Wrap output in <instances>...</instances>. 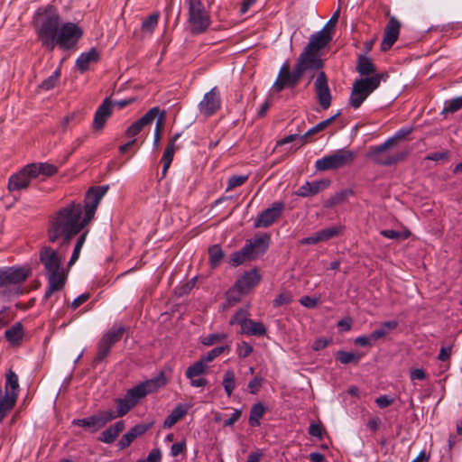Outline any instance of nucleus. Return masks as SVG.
<instances>
[{"label": "nucleus", "mask_w": 462, "mask_h": 462, "mask_svg": "<svg viewBox=\"0 0 462 462\" xmlns=\"http://www.w3.org/2000/svg\"><path fill=\"white\" fill-rule=\"evenodd\" d=\"M38 40L46 50L52 51L58 45L62 50L73 48L83 35V31L74 23L60 24L58 14L44 12L35 21Z\"/></svg>", "instance_id": "obj_1"}, {"label": "nucleus", "mask_w": 462, "mask_h": 462, "mask_svg": "<svg viewBox=\"0 0 462 462\" xmlns=\"http://www.w3.org/2000/svg\"><path fill=\"white\" fill-rule=\"evenodd\" d=\"M88 224L85 222L83 207L71 202L52 214L47 228L48 240L55 243L60 240L61 248L68 247L72 238Z\"/></svg>", "instance_id": "obj_2"}, {"label": "nucleus", "mask_w": 462, "mask_h": 462, "mask_svg": "<svg viewBox=\"0 0 462 462\" xmlns=\"http://www.w3.org/2000/svg\"><path fill=\"white\" fill-rule=\"evenodd\" d=\"M356 71L361 76H365V78L354 81L349 105L355 109L358 108L369 95L380 86L382 80L388 78V74L385 72L376 73L375 65L371 59L365 55L358 57Z\"/></svg>", "instance_id": "obj_3"}, {"label": "nucleus", "mask_w": 462, "mask_h": 462, "mask_svg": "<svg viewBox=\"0 0 462 462\" xmlns=\"http://www.w3.org/2000/svg\"><path fill=\"white\" fill-rule=\"evenodd\" d=\"M67 248H61V243H60L58 249L43 245L39 251L40 263L43 265L48 279L45 300H48L55 291H61L65 286L67 273L62 268V262Z\"/></svg>", "instance_id": "obj_4"}, {"label": "nucleus", "mask_w": 462, "mask_h": 462, "mask_svg": "<svg viewBox=\"0 0 462 462\" xmlns=\"http://www.w3.org/2000/svg\"><path fill=\"white\" fill-rule=\"evenodd\" d=\"M331 42L328 30H321L311 35L310 42L300 54L295 67L303 75L307 70H319L324 66L321 51Z\"/></svg>", "instance_id": "obj_5"}, {"label": "nucleus", "mask_w": 462, "mask_h": 462, "mask_svg": "<svg viewBox=\"0 0 462 462\" xmlns=\"http://www.w3.org/2000/svg\"><path fill=\"white\" fill-rule=\"evenodd\" d=\"M261 275L257 269L245 272L228 290L226 293L227 301L230 304L239 302L244 296L248 294L259 282Z\"/></svg>", "instance_id": "obj_6"}, {"label": "nucleus", "mask_w": 462, "mask_h": 462, "mask_svg": "<svg viewBox=\"0 0 462 462\" xmlns=\"http://www.w3.org/2000/svg\"><path fill=\"white\" fill-rule=\"evenodd\" d=\"M188 4V23L190 32L199 34L207 31L211 23L210 14L201 0H186Z\"/></svg>", "instance_id": "obj_7"}, {"label": "nucleus", "mask_w": 462, "mask_h": 462, "mask_svg": "<svg viewBox=\"0 0 462 462\" xmlns=\"http://www.w3.org/2000/svg\"><path fill=\"white\" fill-rule=\"evenodd\" d=\"M269 241L270 236L267 235L248 241L241 250L231 255L230 264L238 266L245 261L254 259L257 255L263 254L268 248Z\"/></svg>", "instance_id": "obj_8"}, {"label": "nucleus", "mask_w": 462, "mask_h": 462, "mask_svg": "<svg viewBox=\"0 0 462 462\" xmlns=\"http://www.w3.org/2000/svg\"><path fill=\"white\" fill-rule=\"evenodd\" d=\"M355 157L356 154L353 151L340 149L318 160L315 162V167L316 170L319 171L336 170L351 164Z\"/></svg>", "instance_id": "obj_9"}, {"label": "nucleus", "mask_w": 462, "mask_h": 462, "mask_svg": "<svg viewBox=\"0 0 462 462\" xmlns=\"http://www.w3.org/2000/svg\"><path fill=\"white\" fill-rule=\"evenodd\" d=\"M166 383L167 380L164 374L161 373L157 377L147 380L129 389L125 396L135 406L141 399L144 398L149 393H155L161 387L164 386Z\"/></svg>", "instance_id": "obj_10"}, {"label": "nucleus", "mask_w": 462, "mask_h": 462, "mask_svg": "<svg viewBox=\"0 0 462 462\" xmlns=\"http://www.w3.org/2000/svg\"><path fill=\"white\" fill-rule=\"evenodd\" d=\"M391 147L393 146L385 141L383 144L371 147L367 157L376 164L391 166L403 161L408 155L407 152L392 153L389 152Z\"/></svg>", "instance_id": "obj_11"}, {"label": "nucleus", "mask_w": 462, "mask_h": 462, "mask_svg": "<svg viewBox=\"0 0 462 462\" xmlns=\"http://www.w3.org/2000/svg\"><path fill=\"white\" fill-rule=\"evenodd\" d=\"M32 273L29 265L0 269V287L20 284L31 277Z\"/></svg>", "instance_id": "obj_12"}, {"label": "nucleus", "mask_w": 462, "mask_h": 462, "mask_svg": "<svg viewBox=\"0 0 462 462\" xmlns=\"http://www.w3.org/2000/svg\"><path fill=\"white\" fill-rule=\"evenodd\" d=\"M302 76L301 72L295 66L291 72L289 62H285L280 69L273 88L276 92H281L287 88H295Z\"/></svg>", "instance_id": "obj_13"}, {"label": "nucleus", "mask_w": 462, "mask_h": 462, "mask_svg": "<svg viewBox=\"0 0 462 462\" xmlns=\"http://www.w3.org/2000/svg\"><path fill=\"white\" fill-rule=\"evenodd\" d=\"M108 189L107 186H99L96 188H91L88 190L85 197V206H84V217L85 222H90L95 216L97 208L106 193Z\"/></svg>", "instance_id": "obj_14"}, {"label": "nucleus", "mask_w": 462, "mask_h": 462, "mask_svg": "<svg viewBox=\"0 0 462 462\" xmlns=\"http://www.w3.org/2000/svg\"><path fill=\"white\" fill-rule=\"evenodd\" d=\"M316 98L323 110H327L332 102V96L328 87V79L324 71H319L314 82Z\"/></svg>", "instance_id": "obj_15"}, {"label": "nucleus", "mask_w": 462, "mask_h": 462, "mask_svg": "<svg viewBox=\"0 0 462 462\" xmlns=\"http://www.w3.org/2000/svg\"><path fill=\"white\" fill-rule=\"evenodd\" d=\"M115 419V412L112 411H103L96 415L73 420V424L82 428H90L93 431L103 428L106 423Z\"/></svg>", "instance_id": "obj_16"}, {"label": "nucleus", "mask_w": 462, "mask_h": 462, "mask_svg": "<svg viewBox=\"0 0 462 462\" xmlns=\"http://www.w3.org/2000/svg\"><path fill=\"white\" fill-rule=\"evenodd\" d=\"M285 205L283 202H274L271 208H268L259 214L254 220V226L256 228L269 227L281 217Z\"/></svg>", "instance_id": "obj_17"}, {"label": "nucleus", "mask_w": 462, "mask_h": 462, "mask_svg": "<svg viewBox=\"0 0 462 462\" xmlns=\"http://www.w3.org/2000/svg\"><path fill=\"white\" fill-rule=\"evenodd\" d=\"M221 106L220 94L217 87L204 95L203 99L199 104V111L206 116L214 115L219 110Z\"/></svg>", "instance_id": "obj_18"}, {"label": "nucleus", "mask_w": 462, "mask_h": 462, "mask_svg": "<svg viewBox=\"0 0 462 462\" xmlns=\"http://www.w3.org/2000/svg\"><path fill=\"white\" fill-rule=\"evenodd\" d=\"M159 114L160 108L158 106L148 110V112L143 116L127 127L125 133V137L134 138V136L140 134L145 126L150 125L152 121L159 116Z\"/></svg>", "instance_id": "obj_19"}, {"label": "nucleus", "mask_w": 462, "mask_h": 462, "mask_svg": "<svg viewBox=\"0 0 462 462\" xmlns=\"http://www.w3.org/2000/svg\"><path fill=\"white\" fill-rule=\"evenodd\" d=\"M33 179L31 168L29 165H25L20 171L9 178L8 189L14 191L27 189Z\"/></svg>", "instance_id": "obj_20"}, {"label": "nucleus", "mask_w": 462, "mask_h": 462, "mask_svg": "<svg viewBox=\"0 0 462 462\" xmlns=\"http://www.w3.org/2000/svg\"><path fill=\"white\" fill-rule=\"evenodd\" d=\"M401 23L394 17L390 18L385 26L383 39L381 43V50L386 51L392 48L397 41L400 32Z\"/></svg>", "instance_id": "obj_21"}, {"label": "nucleus", "mask_w": 462, "mask_h": 462, "mask_svg": "<svg viewBox=\"0 0 462 462\" xmlns=\"http://www.w3.org/2000/svg\"><path fill=\"white\" fill-rule=\"evenodd\" d=\"M329 185V180H319L311 182L307 181L297 189L295 194L302 198L314 196L326 189Z\"/></svg>", "instance_id": "obj_22"}, {"label": "nucleus", "mask_w": 462, "mask_h": 462, "mask_svg": "<svg viewBox=\"0 0 462 462\" xmlns=\"http://www.w3.org/2000/svg\"><path fill=\"white\" fill-rule=\"evenodd\" d=\"M112 107L113 105L108 98H106L104 102L98 106L93 120L94 130L100 131L104 128L106 120L112 115Z\"/></svg>", "instance_id": "obj_23"}, {"label": "nucleus", "mask_w": 462, "mask_h": 462, "mask_svg": "<svg viewBox=\"0 0 462 462\" xmlns=\"http://www.w3.org/2000/svg\"><path fill=\"white\" fill-rule=\"evenodd\" d=\"M150 429V425L137 424L125 433L118 442L120 449L128 448L132 442L138 437L143 435Z\"/></svg>", "instance_id": "obj_24"}, {"label": "nucleus", "mask_w": 462, "mask_h": 462, "mask_svg": "<svg viewBox=\"0 0 462 462\" xmlns=\"http://www.w3.org/2000/svg\"><path fill=\"white\" fill-rule=\"evenodd\" d=\"M99 59L100 52L96 48H91L88 51L80 54L76 60V67L80 72H85L90 64L97 63Z\"/></svg>", "instance_id": "obj_25"}, {"label": "nucleus", "mask_w": 462, "mask_h": 462, "mask_svg": "<svg viewBox=\"0 0 462 462\" xmlns=\"http://www.w3.org/2000/svg\"><path fill=\"white\" fill-rule=\"evenodd\" d=\"M31 168L32 177L37 178L40 175L44 177H51L58 172V167L48 162H37L28 164Z\"/></svg>", "instance_id": "obj_26"}, {"label": "nucleus", "mask_w": 462, "mask_h": 462, "mask_svg": "<svg viewBox=\"0 0 462 462\" xmlns=\"http://www.w3.org/2000/svg\"><path fill=\"white\" fill-rule=\"evenodd\" d=\"M124 430L125 422L123 420H119L116 422L113 426H110L109 428L105 430L100 434L98 439L106 444H111L116 439V438Z\"/></svg>", "instance_id": "obj_27"}, {"label": "nucleus", "mask_w": 462, "mask_h": 462, "mask_svg": "<svg viewBox=\"0 0 462 462\" xmlns=\"http://www.w3.org/2000/svg\"><path fill=\"white\" fill-rule=\"evenodd\" d=\"M5 393L10 397L13 396L14 402H16L19 393V381L18 375L12 369H9L5 374Z\"/></svg>", "instance_id": "obj_28"}, {"label": "nucleus", "mask_w": 462, "mask_h": 462, "mask_svg": "<svg viewBox=\"0 0 462 462\" xmlns=\"http://www.w3.org/2000/svg\"><path fill=\"white\" fill-rule=\"evenodd\" d=\"M23 328L20 322L15 323L5 332L6 340L13 346H19L23 340Z\"/></svg>", "instance_id": "obj_29"}, {"label": "nucleus", "mask_w": 462, "mask_h": 462, "mask_svg": "<svg viewBox=\"0 0 462 462\" xmlns=\"http://www.w3.org/2000/svg\"><path fill=\"white\" fill-rule=\"evenodd\" d=\"M339 115H340V113L338 112L335 116L319 123L314 127L310 128L305 134L300 136V142H301L300 145H303L307 143L308 137L314 135V134L323 131L324 129H326L328 125H330L333 122H335V120L339 116Z\"/></svg>", "instance_id": "obj_30"}, {"label": "nucleus", "mask_w": 462, "mask_h": 462, "mask_svg": "<svg viewBox=\"0 0 462 462\" xmlns=\"http://www.w3.org/2000/svg\"><path fill=\"white\" fill-rule=\"evenodd\" d=\"M125 332V328L122 326L118 328H113L109 329L106 334L103 335L101 340L106 344L113 347L115 344L119 342Z\"/></svg>", "instance_id": "obj_31"}, {"label": "nucleus", "mask_w": 462, "mask_h": 462, "mask_svg": "<svg viewBox=\"0 0 462 462\" xmlns=\"http://www.w3.org/2000/svg\"><path fill=\"white\" fill-rule=\"evenodd\" d=\"M241 333L252 336H264L266 334V328L262 322H257L250 319L249 322L245 323V326L241 328Z\"/></svg>", "instance_id": "obj_32"}, {"label": "nucleus", "mask_w": 462, "mask_h": 462, "mask_svg": "<svg viewBox=\"0 0 462 462\" xmlns=\"http://www.w3.org/2000/svg\"><path fill=\"white\" fill-rule=\"evenodd\" d=\"M187 413V409L182 405H178L163 422L164 428H171L175 423L180 420Z\"/></svg>", "instance_id": "obj_33"}, {"label": "nucleus", "mask_w": 462, "mask_h": 462, "mask_svg": "<svg viewBox=\"0 0 462 462\" xmlns=\"http://www.w3.org/2000/svg\"><path fill=\"white\" fill-rule=\"evenodd\" d=\"M225 254L219 245H214L208 248V260L212 268H216L220 264Z\"/></svg>", "instance_id": "obj_34"}, {"label": "nucleus", "mask_w": 462, "mask_h": 462, "mask_svg": "<svg viewBox=\"0 0 462 462\" xmlns=\"http://www.w3.org/2000/svg\"><path fill=\"white\" fill-rule=\"evenodd\" d=\"M344 231V227L342 226H329L324 229L318 231L319 241L325 242L328 241L334 237L340 236Z\"/></svg>", "instance_id": "obj_35"}, {"label": "nucleus", "mask_w": 462, "mask_h": 462, "mask_svg": "<svg viewBox=\"0 0 462 462\" xmlns=\"http://www.w3.org/2000/svg\"><path fill=\"white\" fill-rule=\"evenodd\" d=\"M352 194L353 191L351 189L341 190L336 193L335 195L331 196L329 199H328L325 201L324 206L326 208H332L336 205L341 204L345 202L347 199V198Z\"/></svg>", "instance_id": "obj_36"}, {"label": "nucleus", "mask_w": 462, "mask_h": 462, "mask_svg": "<svg viewBox=\"0 0 462 462\" xmlns=\"http://www.w3.org/2000/svg\"><path fill=\"white\" fill-rule=\"evenodd\" d=\"M175 151H176V147H175V145H173V143L167 144L166 149H165L164 153L162 158V162L163 163L162 178H164L167 174V171L172 162Z\"/></svg>", "instance_id": "obj_37"}, {"label": "nucleus", "mask_w": 462, "mask_h": 462, "mask_svg": "<svg viewBox=\"0 0 462 462\" xmlns=\"http://www.w3.org/2000/svg\"><path fill=\"white\" fill-rule=\"evenodd\" d=\"M156 118H157V121H156L155 129H154L153 145L155 147H158L159 143L162 138V135L164 125H165L166 112L164 110L160 109V114Z\"/></svg>", "instance_id": "obj_38"}, {"label": "nucleus", "mask_w": 462, "mask_h": 462, "mask_svg": "<svg viewBox=\"0 0 462 462\" xmlns=\"http://www.w3.org/2000/svg\"><path fill=\"white\" fill-rule=\"evenodd\" d=\"M265 411V408L262 403H256L253 405L250 417H249V424L252 427H257L260 425V420L263 418Z\"/></svg>", "instance_id": "obj_39"}, {"label": "nucleus", "mask_w": 462, "mask_h": 462, "mask_svg": "<svg viewBox=\"0 0 462 462\" xmlns=\"http://www.w3.org/2000/svg\"><path fill=\"white\" fill-rule=\"evenodd\" d=\"M223 387L225 389V392L228 397H230L236 386V374L233 370L229 369L226 371L223 382H222Z\"/></svg>", "instance_id": "obj_40"}, {"label": "nucleus", "mask_w": 462, "mask_h": 462, "mask_svg": "<svg viewBox=\"0 0 462 462\" xmlns=\"http://www.w3.org/2000/svg\"><path fill=\"white\" fill-rule=\"evenodd\" d=\"M207 366L206 363L199 359L195 362L192 365L189 366L186 371V376L189 379H193V377H199L206 372Z\"/></svg>", "instance_id": "obj_41"}, {"label": "nucleus", "mask_w": 462, "mask_h": 462, "mask_svg": "<svg viewBox=\"0 0 462 462\" xmlns=\"http://www.w3.org/2000/svg\"><path fill=\"white\" fill-rule=\"evenodd\" d=\"M115 402L117 405V411L115 412V419L125 416L134 407L132 402H130L125 396L124 398L116 399Z\"/></svg>", "instance_id": "obj_42"}, {"label": "nucleus", "mask_w": 462, "mask_h": 462, "mask_svg": "<svg viewBox=\"0 0 462 462\" xmlns=\"http://www.w3.org/2000/svg\"><path fill=\"white\" fill-rule=\"evenodd\" d=\"M362 357L361 354L358 353H351L346 351H338L337 353V360L344 365H347L350 363L357 364Z\"/></svg>", "instance_id": "obj_43"}, {"label": "nucleus", "mask_w": 462, "mask_h": 462, "mask_svg": "<svg viewBox=\"0 0 462 462\" xmlns=\"http://www.w3.org/2000/svg\"><path fill=\"white\" fill-rule=\"evenodd\" d=\"M60 78V69H57L52 75H51L48 79H44L39 86V88L42 90H51L52 89L57 83L59 82Z\"/></svg>", "instance_id": "obj_44"}, {"label": "nucleus", "mask_w": 462, "mask_h": 462, "mask_svg": "<svg viewBox=\"0 0 462 462\" xmlns=\"http://www.w3.org/2000/svg\"><path fill=\"white\" fill-rule=\"evenodd\" d=\"M248 316H249L248 310L240 309L231 318V319L229 320V324L230 325L239 324L241 326V328H243L245 326V323L250 321V319H248Z\"/></svg>", "instance_id": "obj_45"}, {"label": "nucleus", "mask_w": 462, "mask_h": 462, "mask_svg": "<svg viewBox=\"0 0 462 462\" xmlns=\"http://www.w3.org/2000/svg\"><path fill=\"white\" fill-rule=\"evenodd\" d=\"M159 14L153 13L150 14L142 23V30L149 33H152L159 21Z\"/></svg>", "instance_id": "obj_46"}, {"label": "nucleus", "mask_w": 462, "mask_h": 462, "mask_svg": "<svg viewBox=\"0 0 462 462\" xmlns=\"http://www.w3.org/2000/svg\"><path fill=\"white\" fill-rule=\"evenodd\" d=\"M225 351H230V346L225 345L221 346H217L208 352L205 356H203L200 359H202L206 364L212 362L216 357L219 356Z\"/></svg>", "instance_id": "obj_47"}, {"label": "nucleus", "mask_w": 462, "mask_h": 462, "mask_svg": "<svg viewBox=\"0 0 462 462\" xmlns=\"http://www.w3.org/2000/svg\"><path fill=\"white\" fill-rule=\"evenodd\" d=\"M227 338V334L226 333H215V334H209L206 337H204L201 339V343L204 346H213L215 344L220 343Z\"/></svg>", "instance_id": "obj_48"}, {"label": "nucleus", "mask_w": 462, "mask_h": 462, "mask_svg": "<svg viewBox=\"0 0 462 462\" xmlns=\"http://www.w3.org/2000/svg\"><path fill=\"white\" fill-rule=\"evenodd\" d=\"M460 108H462V97L446 101L442 114L446 115L448 113H454L458 111Z\"/></svg>", "instance_id": "obj_49"}, {"label": "nucleus", "mask_w": 462, "mask_h": 462, "mask_svg": "<svg viewBox=\"0 0 462 462\" xmlns=\"http://www.w3.org/2000/svg\"><path fill=\"white\" fill-rule=\"evenodd\" d=\"M111 348L112 347L110 346L100 339L97 345V353L94 359V363H101L109 355Z\"/></svg>", "instance_id": "obj_50"}, {"label": "nucleus", "mask_w": 462, "mask_h": 462, "mask_svg": "<svg viewBox=\"0 0 462 462\" xmlns=\"http://www.w3.org/2000/svg\"><path fill=\"white\" fill-rule=\"evenodd\" d=\"M248 180V176L247 175H234V176H231L229 179H228V181H227V187H226V191L228 192V191H231L232 189L237 188V187H240L242 186L243 184H245Z\"/></svg>", "instance_id": "obj_51"}, {"label": "nucleus", "mask_w": 462, "mask_h": 462, "mask_svg": "<svg viewBox=\"0 0 462 462\" xmlns=\"http://www.w3.org/2000/svg\"><path fill=\"white\" fill-rule=\"evenodd\" d=\"M87 234H88V232H84L78 238L75 247H74V250H73V253H72V255H71L69 263V265H72L79 259L81 248L86 241Z\"/></svg>", "instance_id": "obj_52"}, {"label": "nucleus", "mask_w": 462, "mask_h": 462, "mask_svg": "<svg viewBox=\"0 0 462 462\" xmlns=\"http://www.w3.org/2000/svg\"><path fill=\"white\" fill-rule=\"evenodd\" d=\"M380 234L389 239H407L411 236V232L406 230L404 232H398L393 229L382 230Z\"/></svg>", "instance_id": "obj_53"}, {"label": "nucleus", "mask_w": 462, "mask_h": 462, "mask_svg": "<svg viewBox=\"0 0 462 462\" xmlns=\"http://www.w3.org/2000/svg\"><path fill=\"white\" fill-rule=\"evenodd\" d=\"M411 132V128H402L399 130L393 137L386 140V142H388V143H390L392 146H394L399 141L406 138Z\"/></svg>", "instance_id": "obj_54"}, {"label": "nucleus", "mask_w": 462, "mask_h": 462, "mask_svg": "<svg viewBox=\"0 0 462 462\" xmlns=\"http://www.w3.org/2000/svg\"><path fill=\"white\" fill-rule=\"evenodd\" d=\"M236 352L239 357L245 358L253 353V346L249 343L242 341L237 345Z\"/></svg>", "instance_id": "obj_55"}, {"label": "nucleus", "mask_w": 462, "mask_h": 462, "mask_svg": "<svg viewBox=\"0 0 462 462\" xmlns=\"http://www.w3.org/2000/svg\"><path fill=\"white\" fill-rule=\"evenodd\" d=\"M291 295L289 292H282L273 300L274 307L287 305L291 302Z\"/></svg>", "instance_id": "obj_56"}, {"label": "nucleus", "mask_w": 462, "mask_h": 462, "mask_svg": "<svg viewBox=\"0 0 462 462\" xmlns=\"http://www.w3.org/2000/svg\"><path fill=\"white\" fill-rule=\"evenodd\" d=\"M263 379L259 376H255L254 379H252L248 383V390L249 393L252 394H255L260 390L262 384H263Z\"/></svg>", "instance_id": "obj_57"}, {"label": "nucleus", "mask_w": 462, "mask_h": 462, "mask_svg": "<svg viewBox=\"0 0 462 462\" xmlns=\"http://www.w3.org/2000/svg\"><path fill=\"white\" fill-rule=\"evenodd\" d=\"M426 378H427V374L423 369H421V368L411 369L410 379L411 382H414L416 380L423 381Z\"/></svg>", "instance_id": "obj_58"}, {"label": "nucleus", "mask_w": 462, "mask_h": 462, "mask_svg": "<svg viewBox=\"0 0 462 462\" xmlns=\"http://www.w3.org/2000/svg\"><path fill=\"white\" fill-rule=\"evenodd\" d=\"M323 426L321 423H311L309 428V434L319 439L322 438Z\"/></svg>", "instance_id": "obj_59"}, {"label": "nucleus", "mask_w": 462, "mask_h": 462, "mask_svg": "<svg viewBox=\"0 0 462 462\" xmlns=\"http://www.w3.org/2000/svg\"><path fill=\"white\" fill-rule=\"evenodd\" d=\"M338 17H339V10H337L334 13V14L332 15V17L330 18V20L328 21V23L326 24V26L322 29V30L327 29L329 36H331V37H332L331 32L334 29L336 23H337Z\"/></svg>", "instance_id": "obj_60"}, {"label": "nucleus", "mask_w": 462, "mask_h": 462, "mask_svg": "<svg viewBox=\"0 0 462 462\" xmlns=\"http://www.w3.org/2000/svg\"><path fill=\"white\" fill-rule=\"evenodd\" d=\"M393 399L389 398L387 395H381L375 400L378 407L383 409L393 404Z\"/></svg>", "instance_id": "obj_61"}, {"label": "nucleus", "mask_w": 462, "mask_h": 462, "mask_svg": "<svg viewBox=\"0 0 462 462\" xmlns=\"http://www.w3.org/2000/svg\"><path fill=\"white\" fill-rule=\"evenodd\" d=\"M242 415V411L241 410H235L234 413L232 414V416L226 420L223 423V426L224 427H229V426H232L234 425L236 421H238V420L240 419Z\"/></svg>", "instance_id": "obj_62"}, {"label": "nucleus", "mask_w": 462, "mask_h": 462, "mask_svg": "<svg viewBox=\"0 0 462 462\" xmlns=\"http://www.w3.org/2000/svg\"><path fill=\"white\" fill-rule=\"evenodd\" d=\"M90 298V294L89 293H83L81 295H79V297H77L71 303V308L73 310H76L78 309L80 305H82L83 303H85L88 299Z\"/></svg>", "instance_id": "obj_63"}, {"label": "nucleus", "mask_w": 462, "mask_h": 462, "mask_svg": "<svg viewBox=\"0 0 462 462\" xmlns=\"http://www.w3.org/2000/svg\"><path fill=\"white\" fill-rule=\"evenodd\" d=\"M161 460H162V453H161L160 449L155 448V449H152L149 453V455L144 462H161Z\"/></svg>", "instance_id": "obj_64"}]
</instances>
